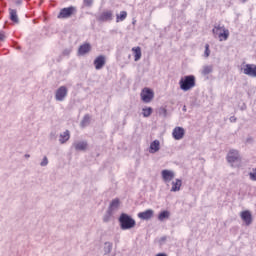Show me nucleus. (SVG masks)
Listing matches in <instances>:
<instances>
[{"mask_svg": "<svg viewBox=\"0 0 256 256\" xmlns=\"http://www.w3.org/2000/svg\"><path fill=\"white\" fill-rule=\"evenodd\" d=\"M120 229L122 231H127L128 229H133L135 227L136 222L129 214L122 213L119 217Z\"/></svg>", "mask_w": 256, "mask_h": 256, "instance_id": "1", "label": "nucleus"}, {"mask_svg": "<svg viewBox=\"0 0 256 256\" xmlns=\"http://www.w3.org/2000/svg\"><path fill=\"white\" fill-rule=\"evenodd\" d=\"M212 33L214 36L218 35L219 41H227L229 39V29L225 28V25H214Z\"/></svg>", "mask_w": 256, "mask_h": 256, "instance_id": "2", "label": "nucleus"}, {"mask_svg": "<svg viewBox=\"0 0 256 256\" xmlns=\"http://www.w3.org/2000/svg\"><path fill=\"white\" fill-rule=\"evenodd\" d=\"M179 85L182 91H189L195 87V77L193 75L184 76L181 78Z\"/></svg>", "mask_w": 256, "mask_h": 256, "instance_id": "3", "label": "nucleus"}, {"mask_svg": "<svg viewBox=\"0 0 256 256\" xmlns=\"http://www.w3.org/2000/svg\"><path fill=\"white\" fill-rule=\"evenodd\" d=\"M226 159L230 163L231 167H235L234 163H239L241 161V156L239 155V150L231 149Z\"/></svg>", "mask_w": 256, "mask_h": 256, "instance_id": "4", "label": "nucleus"}, {"mask_svg": "<svg viewBox=\"0 0 256 256\" xmlns=\"http://www.w3.org/2000/svg\"><path fill=\"white\" fill-rule=\"evenodd\" d=\"M77 13V8L75 6H70L67 8H62L58 14V19H69Z\"/></svg>", "mask_w": 256, "mask_h": 256, "instance_id": "5", "label": "nucleus"}, {"mask_svg": "<svg viewBox=\"0 0 256 256\" xmlns=\"http://www.w3.org/2000/svg\"><path fill=\"white\" fill-rule=\"evenodd\" d=\"M140 97L143 103H151L153 101V97H155V92L151 90V88H143Z\"/></svg>", "mask_w": 256, "mask_h": 256, "instance_id": "6", "label": "nucleus"}, {"mask_svg": "<svg viewBox=\"0 0 256 256\" xmlns=\"http://www.w3.org/2000/svg\"><path fill=\"white\" fill-rule=\"evenodd\" d=\"M240 218L246 225V227H249L253 223V214H251V211L249 210H244L240 212Z\"/></svg>", "mask_w": 256, "mask_h": 256, "instance_id": "7", "label": "nucleus"}, {"mask_svg": "<svg viewBox=\"0 0 256 256\" xmlns=\"http://www.w3.org/2000/svg\"><path fill=\"white\" fill-rule=\"evenodd\" d=\"M67 93H69V90L67 89V86H60L55 93V99L57 101H65V98L67 97Z\"/></svg>", "mask_w": 256, "mask_h": 256, "instance_id": "8", "label": "nucleus"}, {"mask_svg": "<svg viewBox=\"0 0 256 256\" xmlns=\"http://www.w3.org/2000/svg\"><path fill=\"white\" fill-rule=\"evenodd\" d=\"M244 75L248 77L256 78V65L255 64H246L243 69Z\"/></svg>", "mask_w": 256, "mask_h": 256, "instance_id": "9", "label": "nucleus"}, {"mask_svg": "<svg viewBox=\"0 0 256 256\" xmlns=\"http://www.w3.org/2000/svg\"><path fill=\"white\" fill-rule=\"evenodd\" d=\"M97 21L105 23L107 21H113V12L111 10L102 12L98 17Z\"/></svg>", "mask_w": 256, "mask_h": 256, "instance_id": "10", "label": "nucleus"}, {"mask_svg": "<svg viewBox=\"0 0 256 256\" xmlns=\"http://www.w3.org/2000/svg\"><path fill=\"white\" fill-rule=\"evenodd\" d=\"M172 137H174L176 141H181V139L185 137V129L179 126L175 127L172 132Z\"/></svg>", "mask_w": 256, "mask_h": 256, "instance_id": "11", "label": "nucleus"}, {"mask_svg": "<svg viewBox=\"0 0 256 256\" xmlns=\"http://www.w3.org/2000/svg\"><path fill=\"white\" fill-rule=\"evenodd\" d=\"M161 175L165 183H169L175 179V172L171 170H162Z\"/></svg>", "mask_w": 256, "mask_h": 256, "instance_id": "12", "label": "nucleus"}, {"mask_svg": "<svg viewBox=\"0 0 256 256\" xmlns=\"http://www.w3.org/2000/svg\"><path fill=\"white\" fill-rule=\"evenodd\" d=\"M105 56L104 55H100L98 57H96V59L94 60V67L97 71H99L100 69H103V67H105Z\"/></svg>", "mask_w": 256, "mask_h": 256, "instance_id": "13", "label": "nucleus"}, {"mask_svg": "<svg viewBox=\"0 0 256 256\" xmlns=\"http://www.w3.org/2000/svg\"><path fill=\"white\" fill-rule=\"evenodd\" d=\"M153 214H154V211L151 209H148L144 212L138 213V217H139V219H142L143 221H149V219H152Z\"/></svg>", "mask_w": 256, "mask_h": 256, "instance_id": "14", "label": "nucleus"}, {"mask_svg": "<svg viewBox=\"0 0 256 256\" xmlns=\"http://www.w3.org/2000/svg\"><path fill=\"white\" fill-rule=\"evenodd\" d=\"M91 51V44L85 43L78 48V55H87Z\"/></svg>", "mask_w": 256, "mask_h": 256, "instance_id": "15", "label": "nucleus"}, {"mask_svg": "<svg viewBox=\"0 0 256 256\" xmlns=\"http://www.w3.org/2000/svg\"><path fill=\"white\" fill-rule=\"evenodd\" d=\"M119 205H121V201H119L118 198H115L110 202L108 210L111 211L112 213H115V211L119 209Z\"/></svg>", "mask_w": 256, "mask_h": 256, "instance_id": "16", "label": "nucleus"}, {"mask_svg": "<svg viewBox=\"0 0 256 256\" xmlns=\"http://www.w3.org/2000/svg\"><path fill=\"white\" fill-rule=\"evenodd\" d=\"M161 149V142L159 140H154L152 143H150V153H157Z\"/></svg>", "mask_w": 256, "mask_h": 256, "instance_id": "17", "label": "nucleus"}, {"mask_svg": "<svg viewBox=\"0 0 256 256\" xmlns=\"http://www.w3.org/2000/svg\"><path fill=\"white\" fill-rule=\"evenodd\" d=\"M73 145L76 151H85L88 146L87 141L75 142Z\"/></svg>", "mask_w": 256, "mask_h": 256, "instance_id": "18", "label": "nucleus"}, {"mask_svg": "<svg viewBox=\"0 0 256 256\" xmlns=\"http://www.w3.org/2000/svg\"><path fill=\"white\" fill-rule=\"evenodd\" d=\"M69 139H71V134L69 133V130H66L65 132L60 134V143L61 145L67 143V141H69Z\"/></svg>", "mask_w": 256, "mask_h": 256, "instance_id": "19", "label": "nucleus"}, {"mask_svg": "<svg viewBox=\"0 0 256 256\" xmlns=\"http://www.w3.org/2000/svg\"><path fill=\"white\" fill-rule=\"evenodd\" d=\"M182 180L181 179H176V181L172 182V188L171 191L173 193L177 192V191H181V185H182Z\"/></svg>", "mask_w": 256, "mask_h": 256, "instance_id": "20", "label": "nucleus"}, {"mask_svg": "<svg viewBox=\"0 0 256 256\" xmlns=\"http://www.w3.org/2000/svg\"><path fill=\"white\" fill-rule=\"evenodd\" d=\"M9 13L10 19L13 21V23H19V16H17V10L10 8Z\"/></svg>", "mask_w": 256, "mask_h": 256, "instance_id": "21", "label": "nucleus"}, {"mask_svg": "<svg viewBox=\"0 0 256 256\" xmlns=\"http://www.w3.org/2000/svg\"><path fill=\"white\" fill-rule=\"evenodd\" d=\"M103 251H104V255H109L111 251H113V243L105 242Z\"/></svg>", "mask_w": 256, "mask_h": 256, "instance_id": "22", "label": "nucleus"}, {"mask_svg": "<svg viewBox=\"0 0 256 256\" xmlns=\"http://www.w3.org/2000/svg\"><path fill=\"white\" fill-rule=\"evenodd\" d=\"M132 51L134 52V61H139L141 59V47H134Z\"/></svg>", "mask_w": 256, "mask_h": 256, "instance_id": "23", "label": "nucleus"}, {"mask_svg": "<svg viewBox=\"0 0 256 256\" xmlns=\"http://www.w3.org/2000/svg\"><path fill=\"white\" fill-rule=\"evenodd\" d=\"M171 213L167 210H164L162 212H160V214L158 215V219L159 221H165V219H169Z\"/></svg>", "mask_w": 256, "mask_h": 256, "instance_id": "24", "label": "nucleus"}, {"mask_svg": "<svg viewBox=\"0 0 256 256\" xmlns=\"http://www.w3.org/2000/svg\"><path fill=\"white\" fill-rule=\"evenodd\" d=\"M125 19H127V11H121L120 14L116 15V23L124 21Z\"/></svg>", "mask_w": 256, "mask_h": 256, "instance_id": "25", "label": "nucleus"}, {"mask_svg": "<svg viewBox=\"0 0 256 256\" xmlns=\"http://www.w3.org/2000/svg\"><path fill=\"white\" fill-rule=\"evenodd\" d=\"M113 217V212L111 210H107L106 213L103 216V222L109 223L111 221V218Z\"/></svg>", "mask_w": 256, "mask_h": 256, "instance_id": "26", "label": "nucleus"}, {"mask_svg": "<svg viewBox=\"0 0 256 256\" xmlns=\"http://www.w3.org/2000/svg\"><path fill=\"white\" fill-rule=\"evenodd\" d=\"M213 73V66L212 65H206L202 69V75H209Z\"/></svg>", "mask_w": 256, "mask_h": 256, "instance_id": "27", "label": "nucleus"}, {"mask_svg": "<svg viewBox=\"0 0 256 256\" xmlns=\"http://www.w3.org/2000/svg\"><path fill=\"white\" fill-rule=\"evenodd\" d=\"M151 113H153V108L151 107H146L142 109L143 117H151Z\"/></svg>", "mask_w": 256, "mask_h": 256, "instance_id": "28", "label": "nucleus"}, {"mask_svg": "<svg viewBox=\"0 0 256 256\" xmlns=\"http://www.w3.org/2000/svg\"><path fill=\"white\" fill-rule=\"evenodd\" d=\"M91 121V117L89 116V114H86L84 116V118L81 121V126L82 127H87V124Z\"/></svg>", "mask_w": 256, "mask_h": 256, "instance_id": "29", "label": "nucleus"}, {"mask_svg": "<svg viewBox=\"0 0 256 256\" xmlns=\"http://www.w3.org/2000/svg\"><path fill=\"white\" fill-rule=\"evenodd\" d=\"M249 179L251 181H256V168H253L251 172H249Z\"/></svg>", "mask_w": 256, "mask_h": 256, "instance_id": "30", "label": "nucleus"}, {"mask_svg": "<svg viewBox=\"0 0 256 256\" xmlns=\"http://www.w3.org/2000/svg\"><path fill=\"white\" fill-rule=\"evenodd\" d=\"M47 165H49V158H47V156H44L42 161L40 162V166L47 167Z\"/></svg>", "mask_w": 256, "mask_h": 256, "instance_id": "31", "label": "nucleus"}, {"mask_svg": "<svg viewBox=\"0 0 256 256\" xmlns=\"http://www.w3.org/2000/svg\"><path fill=\"white\" fill-rule=\"evenodd\" d=\"M211 55V50H209V44L205 45V52H204V57H209Z\"/></svg>", "mask_w": 256, "mask_h": 256, "instance_id": "32", "label": "nucleus"}, {"mask_svg": "<svg viewBox=\"0 0 256 256\" xmlns=\"http://www.w3.org/2000/svg\"><path fill=\"white\" fill-rule=\"evenodd\" d=\"M83 3L85 5V7H92L93 0H84Z\"/></svg>", "mask_w": 256, "mask_h": 256, "instance_id": "33", "label": "nucleus"}, {"mask_svg": "<svg viewBox=\"0 0 256 256\" xmlns=\"http://www.w3.org/2000/svg\"><path fill=\"white\" fill-rule=\"evenodd\" d=\"M50 139H51V141L57 139V133L51 132V133H50Z\"/></svg>", "mask_w": 256, "mask_h": 256, "instance_id": "34", "label": "nucleus"}, {"mask_svg": "<svg viewBox=\"0 0 256 256\" xmlns=\"http://www.w3.org/2000/svg\"><path fill=\"white\" fill-rule=\"evenodd\" d=\"M63 55H71V49H65L64 51H63Z\"/></svg>", "mask_w": 256, "mask_h": 256, "instance_id": "35", "label": "nucleus"}, {"mask_svg": "<svg viewBox=\"0 0 256 256\" xmlns=\"http://www.w3.org/2000/svg\"><path fill=\"white\" fill-rule=\"evenodd\" d=\"M0 41H5V34L0 32Z\"/></svg>", "mask_w": 256, "mask_h": 256, "instance_id": "36", "label": "nucleus"}, {"mask_svg": "<svg viewBox=\"0 0 256 256\" xmlns=\"http://www.w3.org/2000/svg\"><path fill=\"white\" fill-rule=\"evenodd\" d=\"M230 121L231 123H235V121H237V118L235 116H231Z\"/></svg>", "mask_w": 256, "mask_h": 256, "instance_id": "37", "label": "nucleus"}, {"mask_svg": "<svg viewBox=\"0 0 256 256\" xmlns=\"http://www.w3.org/2000/svg\"><path fill=\"white\" fill-rule=\"evenodd\" d=\"M21 3H23V0H16V1H15V4H16V5H21Z\"/></svg>", "mask_w": 256, "mask_h": 256, "instance_id": "38", "label": "nucleus"}, {"mask_svg": "<svg viewBox=\"0 0 256 256\" xmlns=\"http://www.w3.org/2000/svg\"><path fill=\"white\" fill-rule=\"evenodd\" d=\"M161 111H162V113L164 114V116L167 115V109L163 108Z\"/></svg>", "mask_w": 256, "mask_h": 256, "instance_id": "39", "label": "nucleus"}, {"mask_svg": "<svg viewBox=\"0 0 256 256\" xmlns=\"http://www.w3.org/2000/svg\"><path fill=\"white\" fill-rule=\"evenodd\" d=\"M182 110L185 112L187 111V106H183Z\"/></svg>", "mask_w": 256, "mask_h": 256, "instance_id": "40", "label": "nucleus"}, {"mask_svg": "<svg viewBox=\"0 0 256 256\" xmlns=\"http://www.w3.org/2000/svg\"><path fill=\"white\" fill-rule=\"evenodd\" d=\"M29 157H31V155L25 154V158H26V159H29Z\"/></svg>", "mask_w": 256, "mask_h": 256, "instance_id": "41", "label": "nucleus"}, {"mask_svg": "<svg viewBox=\"0 0 256 256\" xmlns=\"http://www.w3.org/2000/svg\"><path fill=\"white\" fill-rule=\"evenodd\" d=\"M161 241H167V237H162Z\"/></svg>", "mask_w": 256, "mask_h": 256, "instance_id": "42", "label": "nucleus"}, {"mask_svg": "<svg viewBox=\"0 0 256 256\" xmlns=\"http://www.w3.org/2000/svg\"><path fill=\"white\" fill-rule=\"evenodd\" d=\"M218 33H223V30H218Z\"/></svg>", "mask_w": 256, "mask_h": 256, "instance_id": "43", "label": "nucleus"}, {"mask_svg": "<svg viewBox=\"0 0 256 256\" xmlns=\"http://www.w3.org/2000/svg\"><path fill=\"white\" fill-rule=\"evenodd\" d=\"M17 49H21V47H20V46H18V47H17Z\"/></svg>", "mask_w": 256, "mask_h": 256, "instance_id": "44", "label": "nucleus"}, {"mask_svg": "<svg viewBox=\"0 0 256 256\" xmlns=\"http://www.w3.org/2000/svg\"><path fill=\"white\" fill-rule=\"evenodd\" d=\"M243 1V3H245V1H247V0H242Z\"/></svg>", "mask_w": 256, "mask_h": 256, "instance_id": "45", "label": "nucleus"}]
</instances>
